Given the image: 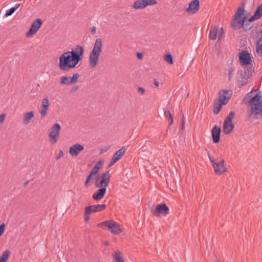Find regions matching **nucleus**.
<instances>
[{"label":"nucleus","instance_id":"12","mask_svg":"<svg viewBox=\"0 0 262 262\" xmlns=\"http://www.w3.org/2000/svg\"><path fill=\"white\" fill-rule=\"evenodd\" d=\"M224 34L223 28L222 27L219 29L218 26L211 27L209 31V38L211 40H215L218 38L219 40L221 39Z\"/></svg>","mask_w":262,"mask_h":262},{"label":"nucleus","instance_id":"35","mask_svg":"<svg viewBox=\"0 0 262 262\" xmlns=\"http://www.w3.org/2000/svg\"><path fill=\"white\" fill-rule=\"evenodd\" d=\"M91 213V212L85 208L84 212V221L85 222H88L89 221Z\"/></svg>","mask_w":262,"mask_h":262},{"label":"nucleus","instance_id":"45","mask_svg":"<svg viewBox=\"0 0 262 262\" xmlns=\"http://www.w3.org/2000/svg\"><path fill=\"white\" fill-rule=\"evenodd\" d=\"M6 117V115L5 114H2L0 115V123L3 122Z\"/></svg>","mask_w":262,"mask_h":262},{"label":"nucleus","instance_id":"54","mask_svg":"<svg viewBox=\"0 0 262 262\" xmlns=\"http://www.w3.org/2000/svg\"><path fill=\"white\" fill-rule=\"evenodd\" d=\"M108 244H109V243H108V242H106L105 243V245H106V246L108 245Z\"/></svg>","mask_w":262,"mask_h":262},{"label":"nucleus","instance_id":"33","mask_svg":"<svg viewBox=\"0 0 262 262\" xmlns=\"http://www.w3.org/2000/svg\"><path fill=\"white\" fill-rule=\"evenodd\" d=\"M164 60L170 64L173 63V57L170 53H167L165 55Z\"/></svg>","mask_w":262,"mask_h":262},{"label":"nucleus","instance_id":"42","mask_svg":"<svg viewBox=\"0 0 262 262\" xmlns=\"http://www.w3.org/2000/svg\"><path fill=\"white\" fill-rule=\"evenodd\" d=\"M118 161L116 160L115 158H112L111 161L110 163L108 165V168L111 167L113 166L115 163H116Z\"/></svg>","mask_w":262,"mask_h":262},{"label":"nucleus","instance_id":"19","mask_svg":"<svg viewBox=\"0 0 262 262\" xmlns=\"http://www.w3.org/2000/svg\"><path fill=\"white\" fill-rule=\"evenodd\" d=\"M49 105L50 103L48 98L47 97H46L43 99L41 102V110L40 111L41 118H43L46 116L47 114V111L49 108Z\"/></svg>","mask_w":262,"mask_h":262},{"label":"nucleus","instance_id":"52","mask_svg":"<svg viewBox=\"0 0 262 262\" xmlns=\"http://www.w3.org/2000/svg\"><path fill=\"white\" fill-rule=\"evenodd\" d=\"M260 35L261 36L258 39H260L262 40V30L260 31Z\"/></svg>","mask_w":262,"mask_h":262},{"label":"nucleus","instance_id":"13","mask_svg":"<svg viewBox=\"0 0 262 262\" xmlns=\"http://www.w3.org/2000/svg\"><path fill=\"white\" fill-rule=\"evenodd\" d=\"M169 209L165 203L158 204L156 206L155 210L153 211V214L156 216L161 215L166 216L169 214Z\"/></svg>","mask_w":262,"mask_h":262},{"label":"nucleus","instance_id":"48","mask_svg":"<svg viewBox=\"0 0 262 262\" xmlns=\"http://www.w3.org/2000/svg\"><path fill=\"white\" fill-rule=\"evenodd\" d=\"M142 9H144L147 7L145 0H142Z\"/></svg>","mask_w":262,"mask_h":262},{"label":"nucleus","instance_id":"22","mask_svg":"<svg viewBox=\"0 0 262 262\" xmlns=\"http://www.w3.org/2000/svg\"><path fill=\"white\" fill-rule=\"evenodd\" d=\"M262 16V4H261L256 9L253 15L248 18V21L251 23L255 20L259 19Z\"/></svg>","mask_w":262,"mask_h":262},{"label":"nucleus","instance_id":"30","mask_svg":"<svg viewBox=\"0 0 262 262\" xmlns=\"http://www.w3.org/2000/svg\"><path fill=\"white\" fill-rule=\"evenodd\" d=\"M256 51L258 54H262V40L258 39L256 43Z\"/></svg>","mask_w":262,"mask_h":262},{"label":"nucleus","instance_id":"6","mask_svg":"<svg viewBox=\"0 0 262 262\" xmlns=\"http://www.w3.org/2000/svg\"><path fill=\"white\" fill-rule=\"evenodd\" d=\"M99 228L107 229L111 232L113 234L117 235L121 233V230L120 225L113 220L105 221L97 224Z\"/></svg>","mask_w":262,"mask_h":262},{"label":"nucleus","instance_id":"9","mask_svg":"<svg viewBox=\"0 0 262 262\" xmlns=\"http://www.w3.org/2000/svg\"><path fill=\"white\" fill-rule=\"evenodd\" d=\"M254 72V68L252 66L246 67L244 69L238 71L239 73L241 80L239 81L240 85L244 86L248 83V79L252 75Z\"/></svg>","mask_w":262,"mask_h":262},{"label":"nucleus","instance_id":"16","mask_svg":"<svg viewBox=\"0 0 262 262\" xmlns=\"http://www.w3.org/2000/svg\"><path fill=\"white\" fill-rule=\"evenodd\" d=\"M231 90H222L219 93V101L223 105H226L228 103L232 95Z\"/></svg>","mask_w":262,"mask_h":262},{"label":"nucleus","instance_id":"23","mask_svg":"<svg viewBox=\"0 0 262 262\" xmlns=\"http://www.w3.org/2000/svg\"><path fill=\"white\" fill-rule=\"evenodd\" d=\"M106 208V205L105 204L90 205L86 207V208L88 209L91 212V213L101 212L105 210Z\"/></svg>","mask_w":262,"mask_h":262},{"label":"nucleus","instance_id":"44","mask_svg":"<svg viewBox=\"0 0 262 262\" xmlns=\"http://www.w3.org/2000/svg\"><path fill=\"white\" fill-rule=\"evenodd\" d=\"M138 92L141 94L143 95L145 93V90L142 87H139L138 89Z\"/></svg>","mask_w":262,"mask_h":262},{"label":"nucleus","instance_id":"38","mask_svg":"<svg viewBox=\"0 0 262 262\" xmlns=\"http://www.w3.org/2000/svg\"><path fill=\"white\" fill-rule=\"evenodd\" d=\"M146 4V6L150 5H155L157 4V2L156 0H145Z\"/></svg>","mask_w":262,"mask_h":262},{"label":"nucleus","instance_id":"21","mask_svg":"<svg viewBox=\"0 0 262 262\" xmlns=\"http://www.w3.org/2000/svg\"><path fill=\"white\" fill-rule=\"evenodd\" d=\"M99 189L93 194L92 198L95 201H100L102 200L106 192V188H98Z\"/></svg>","mask_w":262,"mask_h":262},{"label":"nucleus","instance_id":"31","mask_svg":"<svg viewBox=\"0 0 262 262\" xmlns=\"http://www.w3.org/2000/svg\"><path fill=\"white\" fill-rule=\"evenodd\" d=\"M164 116L167 118L168 121L169 122V125H171L173 122V120L170 112L168 110H164Z\"/></svg>","mask_w":262,"mask_h":262},{"label":"nucleus","instance_id":"40","mask_svg":"<svg viewBox=\"0 0 262 262\" xmlns=\"http://www.w3.org/2000/svg\"><path fill=\"white\" fill-rule=\"evenodd\" d=\"M5 224L4 223H2L0 225V237L3 234L5 230Z\"/></svg>","mask_w":262,"mask_h":262},{"label":"nucleus","instance_id":"27","mask_svg":"<svg viewBox=\"0 0 262 262\" xmlns=\"http://www.w3.org/2000/svg\"><path fill=\"white\" fill-rule=\"evenodd\" d=\"M121 255L122 254L120 251H115V253L113 254V256L116 262H125L124 258Z\"/></svg>","mask_w":262,"mask_h":262},{"label":"nucleus","instance_id":"11","mask_svg":"<svg viewBox=\"0 0 262 262\" xmlns=\"http://www.w3.org/2000/svg\"><path fill=\"white\" fill-rule=\"evenodd\" d=\"M80 75L78 73L74 74L72 76H62L60 78L61 85H71L76 83Z\"/></svg>","mask_w":262,"mask_h":262},{"label":"nucleus","instance_id":"3","mask_svg":"<svg viewBox=\"0 0 262 262\" xmlns=\"http://www.w3.org/2000/svg\"><path fill=\"white\" fill-rule=\"evenodd\" d=\"M245 4V1L242 2L241 6L238 7L231 19L230 26L234 30L243 28L245 31H247L253 28L252 25L246 23L247 16L244 15Z\"/></svg>","mask_w":262,"mask_h":262},{"label":"nucleus","instance_id":"7","mask_svg":"<svg viewBox=\"0 0 262 262\" xmlns=\"http://www.w3.org/2000/svg\"><path fill=\"white\" fill-rule=\"evenodd\" d=\"M110 178L111 174L108 171L103 172L100 175H98L95 180V186L97 188H106L109 185Z\"/></svg>","mask_w":262,"mask_h":262},{"label":"nucleus","instance_id":"24","mask_svg":"<svg viewBox=\"0 0 262 262\" xmlns=\"http://www.w3.org/2000/svg\"><path fill=\"white\" fill-rule=\"evenodd\" d=\"M34 113L33 111H31L29 112H26L24 115V119L23 122L25 124H29L31 120L34 117Z\"/></svg>","mask_w":262,"mask_h":262},{"label":"nucleus","instance_id":"14","mask_svg":"<svg viewBox=\"0 0 262 262\" xmlns=\"http://www.w3.org/2000/svg\"><path fill=\"white\" fill-rule=\"evenodd\" d=\"M42 20L40 18H37L35 20L26 33V36L30 37L35 34L42 26Z\"/></svg>","mask_w":262,"mask_h":262},{"label":"nucleus","instance_id":"50","mask_svg":"<svg viewBox=\"0 0 262 262\" xmlns=\"http://www.w3.org/2000/svg\"><path fill=\"white\" fill-rule=\"evenodd\" d=\"M154 84L156 86H159V82L158 81V80H157V79H155V80H154Z\"/></svg>","mask_w":262,"mask_h":262},{"label":"nucleus","instance_id":"10","mask_svg":"<svg viewBox=\"0 0 262 262\" xmlns=\"http://www.w3.org/2000/svg\"><path fill=\"white\" fill-rule=\"evenodd\" d=\"M61 126L59 123H55L51 128V132L49 134V141L52 144H55L57 143Z\"/></svg>","mask_w":262,"mask_h":262},{"label":"nucleus","instance_id":"15","mask_svg":"<svg viewBox=\"0 0 262 262\" xmlns=\"http://www.w3.org/2000/svg\"><path fill=\"white\" fill-rule=\"evenodd\" d=\"M239 60L242 66H247L249 65L252 61L251 54L248 51L243 50L239 53Z\"/></svg>","mask_w":262,"mask_h":262},{"label":"nucleus","instance_id":"46","mask_svg":"<svg viewBox=\"0 0 262 262\" xmlns=\"http://www.w3.org/2000/svg\"><path fill=\"white\" fill-rule=\"evenodd\" d=\"M90 31L92 34H95L96 31V28L95 27H93L90 28Z\"/></svg>","mask_w":262,"mask_h":262},{"label":"nucleus","instance_id":"39","mask_svg":"<svg viewBox=\"0 0 262 262\" xmlns=\"http://www.w3.org/2000/svg\"><path fill=\"white\" fill-rule=\"evenodd\" d=\"M185 128V120H184V116L183 114L181 118V124H180V129L182 130H183Z\"/></svg>","mask_w":262,"mask_h":262},{"label":"nucleus","instance_id":"8","mask_svg":"<svg viewBox=\"0 0 262 262\" xmlns=\"http://www.w3.org/2000/svg\"><path fill=\"white\" fill-rule=\"evenodd\" d=\"M234 116V112L231 111L224 121L223 124V132L225 135L230 134L234 128L235 126L233 122Z\"/></svg>","mask_w":262,"mask_h":262},{"label":"nucleus","instance_id":"18","mask_svg":"<svg viewBox=\"0 0 262 262\" xmlns=\"http://www.w3.org/2000/svg\"><path fill=\"white\" fill-rule=\"evenodd\" d=\"M83 150L84 146L82 145L76 144L70 148L69 152L72 157H76Z\"/></svg>","mask_w":262,"mask_h":262},{"label":"nucleus","instance_id":"32","mask_svg":"<svg viewBox=\"0 0 262 262\" xmlns=\"http://www.w3.org/2000/svg\"><path fill=\"white\" fill-rule=\"evenodd\" d=\"M93 176L94 174H93L92 173L90 172V174L87 177L84 183L85 187H88L89 183H93L94 180Z\"/></svg>","mask_w":262,"mask_h":262},{"label":"nucleus","instance_id":"34","mask_svg":"<svg viewBox=\"0 0 262 262\" xmlns=\"http://www.w3.org/2000/svg\"><path fill=\"white\" fill-rule=\"evenodd\" d=\"M142 0H137L134 2L133 8L136 9H142Z\"/></svg>","mask_w":262,"mask_h":262},{"label":"nucleus","instance_id":"37","mask_svg":"<svg viewBox=\"0 0 262 262\" xmlns=\"http://www.w3.org/2000/svg\"><path fill=\"white\" fill-rule=\"evenodd\" d=\"M234 70L235 69L233 67H230L228 71V79L229 81L231 80L234 74Z\"/></svg>","mask_w":262,"mask_h":262},{"label":"nucleus","instance_id":"20","mask_svg":"<svg viewBox=\"0 0 262 262\" xmlns=\"http://www.w3.org/2000/svg\"><path fill=\"white\" fill-rule=\"evenodd\" d=\"M221 128L217 125L214 126L211 130V135L213 143H217L220 140Z\"/></svg>","mask_w":262,"mask_h":262},{"label":"nucleus","instance_id":"47","mask_svg":"<svg viewBox=\"0 0 262 262\" xmlns=\"http://www.w3.org/2000/svg\"><path fill=\"white\" fill-rule=\"evenodd\" d=\"M137 56L139 59H142L143 57V54L142 53L138 52L137 53Z\"/></svg>","mask_w":262,"mask_h":262},{"label":"nucleus","instance_id":"53","mask_svg":"<svg viewBox=\"0 0 262 262\" xmlns=\"http://www.w3.org/2000/svg\"><path fill=\"white\" fill-rule=\"evenodd\" d=\"M105 151H106V149H101V152L103 153V152H105Z\"/></svg>","mask_w":262,"mask_h":262},{"label":"nucleus","instance_id":"1","mask_svg":"<svg viewBox=\"0 0 262 262\" xmlns=\"http://www.w3.org/2000/svg\"><path fill=\"white\" fill-rule=\"evenodd\" d=\"M84 48L77 45L71 51L63 53L59 58V67L61 71H68L76 67L83 58Z\"/></svg>","mask_w":262,"mask_h":262},{"label":"nucleus","instance_id":"26","mask_svg":"<svg viewBox=\"0 0 262 262\" xmlns=\"http://www.w3.org/2000/svg\"><path fill=\"white\" fill-rule=\"evenodd\" d=\"M11 252L9 250L4 251L3 254L0 256V262H7Z\"/></svg>","mask_w":262,"mask_h":262},{"label":"nucleus","instance_id":"5","mask_svg":"<svg viewBox=\"0 0 262 262\" xmlns=\"http://www.w3.org/2000/svg\"><path fill=\"white\" fill-rule=\"evenodd\" d=\"M209 159L214 169V172L217 175H221L223 173L227 171V168L225 166V160L222 158H217L216 159H213L208 154Z\"/></svg>","mask_w":262,"mask_h":262},{"label":"nucleus","instance_id":"2","mask_svg":"<svg viewBox=\"0 0 262 262\" xmlns=\"http://www.w3.org/2000/svg\"><path fill=\"white\" fill-rule=\"evenodd\" d=\"M262 94L258 89L252 90L244 98L243 101L250 107V116L256 119H262Z\"/></svg>","mask_w":262,"mask_h":262},{"label":"nucleus","instance_id":"36","mask_svg":"<svg viewBox=\"0 0 262 262\" xmlns=\"http://www.w3.org/2000/svg\"><path fill=\"white\" fill-rule=\"evenodd\" d=\"M100 168V167L99 166L95 165L90 171V173H92L93 174L95 175L98 173Z\"/></svg>","mask_w":262,"mask_h":262},{"label":"nucleus","instance_id":"28","mask_svg":"<svg viewBox=\"0 0 262 262\" xmlns=\"http://www.w3.org/2000/svg\"><path fill=\"white\" fill-rule=\"evenodd\" d=\"M20 4H17L16 5H15V7H12L9 9L8 10H7L5 13V16L8 17L12 15L16 10V9H17L20 6Z\"/></svg>","mask_w":262,"mask_h":262},{"label":"nucleus","instance_id":"55","mask_svg":"<svg viewBox=\"0 0 262 262\" xmlns=\"http://www.w3.org/2000/svg\"><path fill=\"white\" fill-rule=\"evenodd\" d=\"M261 27H262V24H261Z\"/></svg>","mask_w":262,"mask_h":262},{"label":"nucleus","instance_id":"25","mask_svg":"<svg viewBox=\"0 0 262 262\" xmlns=\"http://www.w3.org/2000/svg\"><path fill=\"white\" fill-rule=\"evenodd\" d=\"M125 152V147H122L120 149L118 150L113 155V158L118 161L124 155Z\"/></svg>","mask_w":262,"mask_h":262},{"label":"nucleus","instance_id":"17","mask_svg":"<svg viewBox=\"0 0 262 262\" xmlns=\"http://www.w3.org/2000/svg\"><path fill=\"white\" fill-rule=\"evenodd\" d=\"M200 8L199 0H193L189 4L188 7L186 9V12L191 14L196 13Z\"/></svg>","mask_w":262,"mask_h":262},{"label":"nucleus","instance_id":"51","mask_svg":"<svg viewBox=\"0 0 262 262\" xmlns=\"http://www.w3.org/2000/svg\"><path fill=\"white\" fill-rule=\"evenodd\" d=\"M28 183H29V181H27V182H25L24 184V186H26L28 184Z\"/></svg>","mask_w":262,"mask_h":262},{"label":"nucleus","instance_id":"4","mask_svg":"<svg viewBox=\"0 0 262 262\" xmlns=\"http://www.w3.org/2000/svg\"><path fill=\"white\" fill-rule=\"evenodd\" d=\"M102 51V39L100 38H97L94 45L93 48L89 55V64L91 69H95L97 66Z\"/></svg>","mask_w":262,"mask_h":262},{"label":"nucleus","instance_id":"41","mask_svg":"<svg viewBox=\"0 0 262 262\" xmlns=\"http://www.w3.org/2000/svg\"><path fill=\"white\" fill-rule=\"evenodd\" d=\"M79 88V86L77 85H74L70 90V92L71 93H74Z\"/></svg>","mask_w":262,"mask_h":262},{"label":"nucleus","instance_id":"29","mask_svg":"<svg viewBox=\"0 0 262 262\" xmlns=\"http://www.w3.org/2000/svg\"><path fill=\"white\" fill-rule=\"evenodd\" d=\"M223 104H222L221 103H214L213 105V113L215 115H217L219 114L220 111H221L222 107Z\"/></svg>","mask_w":262,"mask_h":262},{"label":"nucleus","instance_id":"43","mask_svg":"<svg viewBox=\"0 0 262 262\" xmlns=\"http://www.w3.org/2000/svg\"><path fill=\"white\" fill-rule=\"evenodd\" d=\"M63 155H64L63 152L61 150H60L57 156L56 157V160L59 159L61 157H62L63 156Z\"/></svg>","mask_w":262,"mask_h":262},{"label":"nucleus","instance_id":"49","mask_svg":"<svg viewBox=\"0 0 262 262\" xmlns=\"http://www.w3.org/2000/svg\"><path fill=\"white\" fill-rule=\"evenodd\" d=\"M103 163V160H99L97 163L96 165H97L98 166L99 165H102Z\"/></svg>","mask_w":262,"mask_h":262}]
</instances>
